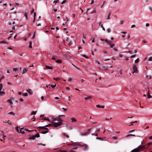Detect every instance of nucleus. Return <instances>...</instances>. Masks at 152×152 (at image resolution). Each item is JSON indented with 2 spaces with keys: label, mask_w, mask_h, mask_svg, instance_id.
<instances>
[{
  "label": "nucleus",
  "mask_w": 152,
  "mask_h": 152,
  "mask_svg": "<svg viewBox=\"0 0 152 152\" xmlns=\"http://www.w3.org/2000/svg\"><path fill=\"white\" fill-rule=\"evenodd\" d=\"M66 20V21L65 22V23H67V22L68 21V20H68V18L67 17H66V20Z\"/></svg>",
  "instance_id": "680f3d73"
},
{
  "label": "nucleus",
  "mask_w": 152,
  "mask_h": 152,
  "mask_svg": "<svg viewBox=\"0 0 152 152\" xmlns=\"http://www.w3.org/2000/svg\"><path fill=\"white\" fill-rule=\"evenodd\" d=\"M107 31L108 33H109L111 31V30L110 28L107 29Z\"/></svg>",
  "instance_id": "49530a36"
},
{
  "label": "nucleus",
  "mask_w": 152,
  "mask_h": 152,
  "mask_svg": "<svg viewBox=\"0 0 152 152\" xmlns=\"http://www.w3.org/2000/svg\"><path fill=\"white\" fill-rule=\"evenodd\" d=\"M35 136V137H40V135L39 134L37 133L35 135H34Z\"/></svg>",
  "instance_id": "b1692460"
},
{
  "label": "nucleus",
  "mask_w": 152,
  "mask_h": 152,
  "mask_svg": "<svg viewBox=\"0 0 152 152\" xmlns=\"http://www.w3.org/2000/svg\"><path fill=\"white\" fill-rule=\"evenodd\" d=\"M62 135L66 137V138H69V136L67 134L63 133L62 134Z\"/></svg>",
  "instance_id": "f8f14e48"
},
{
  "label": "nucleus",
  "mask_w": 152,
  "mask_h": 152,
  "mask_svg": "<svg viewBox=\"0 0 152 152\" xmlns=\"http://www.w3.org/2000/svg\"><path fill=\"white\" fill-rule=\"evenodd\" d=\"M46 68L48 69H53V67L50 66H49L48 65H46L45 66Z\"/></svg>",
  "instance_id": "ddd939ff"
},
{
  "label": "nucleus",
  "mask_w": 152,
  "mask_h": 152,
  "mask_svg": "<svg viewBox=\"0 0 152 152\" xmlns=\"http://www.w3.org/2000/svg\"><path fill=\"white\" fill-rule=\"evenodd\" d=\"M42 120H44V121H50V120L49 119H47L46 117H44V118L42 119Z\"/></svg>",
  "instance_id": "a878e982"
},
{
  "label": "nucleus",
  "mask_w": 152,
  "mask_h": 152,
  "mask_svg": "<svg viewBox=\"0 0 152 152\" xmlns=\"http://www.w3.org/2000/svg\"><path fill=\"white\" fill-rule=\"evenodd\" d=\"M66 2V0H64L61 4H64Z\"/></svg>",
  "instance_id": "a18cd8bd"
},
{
  "label": "nucleus",
  "mask_w": 152,
  "mask_h": 152,
  "mask_svg": "<svg viewBox=\"0 0 152 152\" xmlns=\"http://www.w3.org/2000/svg\"><path fill=\"white\" fill-rule=\"evenodd\" d=\"M72 80V79L71 78H69L68 79V81H71Z\"/></svg>",
  "instance_id": "6e6d98bb"
},
{
  "label": "nucleus",
  "mask_w": 152,
  "mask_h": 152,
  "mask_svg": "<svg viewBox=\"0 0 152 152\" xmlns=\"http://www.w3.org/2000/svg\"><path fill=\"white\" fill-rule=\"evenodd\" d=\"M145 26L146 27H148L149 26V24L148 23H146L145 24Z\"/></svg>",
  "instance_id": "13d9d810"
},
{
  "label": "nucleus",
  "mask_w": 152,
  "mask_h": 152,
  "mask_svg": "<svg viewBox=\"0 0 152 152\" xmlns=\"http://www.w3.org/2000/svg\"><path fill=\"white\" fill-rule=\"evenodd\" d=\"M34 9H32L31 11V14H32V13L34 12Z\"/></svg>",
  "instance_id": "864d4df0"
},
{
  "label": "nucleus",
  "mask_w": 152,
  "mask_h": 152,
  "mask_svg": "<svg viewBox=\"0 0 152 152\" xmlns=\"http://www.w3.org/2000/svg\"><path fill=\"white\" fill-rule=\"evenodd\" d=\"M62 121L63 120L60 117L54 118L52 121V122L53 123V124H49L45 126V127H48L50 126H53L54 127H56L61 125L62 124Z\"/></svg>",
  "instance_id": "f257e3e1"
},
{
  "label": "nucleus",
  "mask_w": 152,
  "mask_h": 152,
  "mask_svg": "<svg viewBox=\"0 0 152 152\" xmlns=\"http://www.w3.org/2000/svg\"><path fill=\"white\" fill-rule=\"evenodd\" d=\"M110 47L111 48H113V49L115 51H118V50L117 49V48L116 47H115V45L114 44H112L110 42L109 43V44Z\"/></svg>",
  "instance_id": "423d86ee"
},
{
  "label": "nucleus",
  "mask_w": 152,
  "mask_h": 152,
  "mask_svg": "<svg viewBox=\"0 0 152 152\" xmlns=\"http://www.w3.org/2000/svg\"><path fill=\"white\" fill-rule=\"evenodd\" d=\"M0 140H1V141H3L4 142H5V138H4L2 140L1 139H0Z\"/></svg>",
  "instance_id": "09e8293b"
},
{
  "label": "nucleus",
  "mask_w": 152,
  "mask_h": 152,
  "mask_svg": "<svg viewBox=\"0 0 152 152\" xmlns=\"http://www.w3.org/2000/svg\"><path fill=\"white\" fill-rule=\"evenodd\" d=\"M19 101H20L22 102L23 101V99L22 98H21L20 99Z\"/></svg>",
  "instance_id": "774afa93"
},
{
  "label": "nucleus",
  "mask_w": 152,
  "mask_h": 152,
  "mask_svg": "<svg viewBox=\"0 0 152 152\" xmlns=\"http://www.w3.org/2000/svg\"><path fill=\"white\" fill-rule=\"evenodd\" d=\"M21 67L19 69L17 68H13V72H16L18 71L19 70H20L21 69Z\"/></svg>",
  "instance_id": "6e6552de"
},
{
  "label": "nucleus",
  "mask_w": 152,
  "mask_h": 152,
  "mask_svg": "<svg viewBox=\"0 0 152 152\" xmlns=\"http://www.w3.org/2000/svg\"><path fill=\"white\" fill-rule=\"evenodd\" d=\"M89 132H88V131L86 133H85V134H84V135H86L87 134H89Z\"/></svg>",
  "instance_id": "338daca9"
},
{
  "label": "nucleus",
  "mask_w": 152,
  "mask_h": 152,
  "mask_svg": "<svg viewBox=\"0 0 152 152\" xmlns=\"http://www.w3.org/2000/svg\"><path fill=\"white\" fill-rule=\"evenodd\" d=\"M102 67L105 70H107L108 69V67L107 66H104Z\"/></svg>",
  "instance_id": "aec40b11"
},
{
  "label": "nucleus",
  "mask_w": 152,
  "mask_h": 152,
  "mask_svg": "<svg viewBox=\"0 0 152 152\" xmlns=\"http://www.w3.org/2000/svg\"><path fill=\"white\" fill-rule=\"evenodd\" d=\"M149 10L151 11H152V8L151 7H149Z\"/></svg>",
  "instance_id": "603ef678"
},
{
  "label": "nucleus",
  "mask_w": 152,
  "mask_h": 152,
  "mask_svg": "<svg viewBox=\"0 0 152 152\" xmlns=\"http://www.w3.org/2000/svg\"><path fill=\"white\" fill-rule=\"evenodd\" d=\"M104 41L108 44H109V43H110V42H109L107 39H106L104 40Z\"/></svg>",
  "instance_id": "ea45409f"
},
{
  "label": "nucleus",
  "mask_w": 152,
  "mask_h": 152,
  "mask_svg": "<svg viewBox=\"0 0 152 152\" xmlns=\"http://www.w3.org/2000/svg\"><path fill=\"white\" fill-rule=\"evenodd\" d=\"M105 119L106 120H110L111 119H112V118H110L109 119V118H106Z\"/></svg>",
  "instance_id": "5fc2aeb1"
},
{
  "label": "nucleus",
  "mask_w": 152,
  "mask_h": 152,
  "mask_svg": "<svg viewBox=\"0 0 152 152\" xmlns=\"http://www.w3.org/2000/svg\"><path fill=\"white\" fill-rule=\"evenodd\" d=\"M53 79L56 81H58L59 80V78L58 77H56V78L54 77L53 78Z\"/></svg>",
  "instance_id": "e433bc0d"
},
{
  "label": "nucleus",
  "mask_w": 152,
  "mask_h": 152,
  "mask_svg": "<svg viewBox=\"0 0 152 152\" xmlns=\"http://www.w3.org/2000/svg\"><path fill=\"white\" fill-rule=\"evenodd\" d=\"M56 84L54 85H51V86L52 88H54L55 87H56Z\"/></svg>",
  "instance_id": "7c9ffc66"
},
{
  "label": "nucleus",
  "mask_w": 152,
  "mask_h": 152,
  "mask_svg": "<svg viewBox=\"0 0 152 152\" xmlns=\"http://www.w3.org/2000/svg\"><path fill=\"white\" fill-rule=\"evenodd\" d=\"M6 121L10 125L12 124V122L10 120Z\"/></svg>",
  "instance_id": "cd10ccee"
},
{
  "label": "nucleus",
  "mask_w": 152,
  "mask_h": 152,
  "mask_svg": "<svg viewBox=\"0 0 152 152\" xmlns=\"http://www.w3.org/2000/svg\"><path fill=\"white\" fill-rule=\"evenodd\" d=\"M23 95L24 96H28V94L27 93H25L23 94Z\"/></svg>",
  "instance_id": "bb28decb"
},
{
  "label": "nucleus",
  "mask_w": 152,
  "mask_h": 152,
  "mask_svg": "<svg viewBox=\"0 0 152 152\" xmlns=\"http://www.w3.org/2000/svg\"><path fill=\"white\" fill-rule=\"evenodd\" d=\"M36 111H33L31 113V115H32V114H33V115H35L36 114Z\"/></svg>",
  "instance_id": "2f4dec72"
},
{
  "label": "nucleus",
  "mask_w": 152,
  "mask_h": 152,
  "mask_svg": "<svg viewBox=\"0 0 152 152\" xmlns=\"http://www.w3.org/2000/svg\"><path fill=\"white\" fill-rule=\"evenodd\" d=\"M147 96H148V98L149 99H150L152 97V96L150 94L149 91H148V93Z\"/></svg>",
  "instance_id": "4468645a"
},
{
  "label": "nucleus",
  "mask_w": 152,
  "mask_h": 152,
  "mask_svg": "<svg viewBox=\"0 0 152 152\" xmlns=\"http://www.w3.org/2000/svg\"><path fill=\"white\" fill-rule=\"evenodd\" d=\"M62 109L63 110H64V111H66L67 110V109H66L65 108H64V107L62 108Z\"/></svg>",
  "instance_id": "0e129e2a"
},
{
  "label": "nucleus",
  "mask_w": 152,
  "mask_h": 152,
  "mask_svg": "<svg viewBox=\"0 0 152 152\" xmlns=\"http://www.w3.org/2000/svg\"><path fill=\"white\" fill-rule=\"evenodd\" d=\"M72 95H71L70 96H69L68 97V99H69V100H70V99H71V98H72Z\"/></svg>",
  "instance_id": "3c124183"
},
{
  "label": "nucleus",
  "mask_w": 152,
  "mask_h": 152,
  "mask_svg": "<svg viewBox=\"0 0 152 152\" xmlns=\"http://www.w3.org/2000/svg\"><path fill=\"white\" fill-rule=\"evenodd\" d=\"M15 129L16 130V131L18 132H19V129H18V127H15Z\"/></svg>",
  "instance_id": "f704fd0d"
},
{
  "label": "nucleus",
  "mask_w": 152,
  "mask_h": 152,
  "mask_svg": "<svg viewBox=\"0 0 152 152\" xmlns=\"http://www.w3.org/2000/svg\"><path fill=\"white\" fill-rule=\"evenodd\" d=\"M96 139H97L100 140H103V138H102L99 137H97L96 138Z\"/></svg>",
  "instance_id": "79ce46f5"
},
{
  "label": "nucleus",
  "mask_w": 152,
  "mask_h": 152,
  "mask_svg": "<svg viewBox=\"0 0 152 152\" xmlns=\"http://www.w3.org/2000/svg\"><path fill=\"white\" fill-rule=\"evenodd\" d=\"M3 85L1 83L0 84V90H2V88Z\"/></svg>",
  "instance_id": "c03bdc74"
},
{
  "label": "nucleus",
  "mask_w": 152,
  "mask_h": 152,
  "mask_svg": "<svg viewBox=\"0 0 152 152\" xmlns=\"http://www.w3.org/2000/svg\"><path fill=\"white\" fill-rule=\"evenodd\" d=\"M79 146L82 147V148L84 150H86L88 149V147L86 144L81 143V144H79Z\"/></svg>",
  "instance_id": "7ed1b4c3"
},
{
  "label": "nucleus",
  "mask_w": 152,
  "mask_h": 152,
  "mask_svg": "<svg viewBox=\"0 0 152 152\" xmlns=\"http://www.w3.org/2000/svg\"><path fill=\"white\" fill-rule=\"evenodd\" d=\"M35 136H33L32 137H29V138H28V139L29 140H34L35 139Z\"/></svg>",
  "instance_id": "6ab92c4d"
},
{
  "label": "nucleus",
  "mask_w": 152,
  "mask_h": 152,
  "mask_svg": "<svg viewBox=\"0 0 152 152\" xmlns=\"http://www.w3.org/2000/svg\"><path fill=\"white\" fill-rule=\"evenodd\" d=\"M58 2V0H57L56 1H53V3L56 4Z\"/></svg>",
  "instance_id": "a19ab883"
},
{
  "label": "nucleus",
  "mask_w": 152,
  "mask_h": 152,
  "mask_svg": "<svg viewBox=\"0 0 152 152\" xmlns=\"http://www.w3.org/2000/svg\"><path fill=\"white\" fill-rule=\"evenodd\" d=\"M130 136H136L135 134H129L126 136V137H128Z\"/></svg>",
  "instance_id": "5701e85b"
},
{
  "label": "nucleus",
  "mask_w": 152,
  "mask_h": 152,
  "mask_svg": "<svg viewBox=\"0 0 152 152\" xmlns=\"http://www.w3.org/2000/svg\"><path fill=\"white\" fill-rule=\"evenodd\" d=\"M146 149L144 145H140L137 148L132 150L131 152H139Z\"/></svg>",
  "instance_id": "f03ea898"
},
{
  "label": "nucleus",
  "mask_w": 152,
  "mask_h": 152,
  "mask_svg": "<svg viewBox=\"0 0 152 152\" xmlns=\"http://www.w3.org/2000/svg\"><path fill=\"white\" fill-rule=\"evenodd\" d=\"M56 61L57 63H58L60 64H61L62 62L61 60H57Z\"/></svg>",
  "instance_id": "412c9836"
},
{
  "label": "nucleus",
  "mask_w": 152,
  "mask_h": 152,
  "mask_svg": "<svg viewBox=\"0 0 152 152\" xmlns=\"http://www.w3.org/2000/svg\"><path fill=\"white\" fill-rule=\"evenodd\" d=\"M0 43L7 44L8 42L5 41H0Z\"/></svg>",
  "instance_id": "2eb2a0df"
},
{
  "label": "nucleus",
  "mask_w": 152,
  "mask_h": 152,
  "mask_svg": "<svg viewBox=\"0 0 152 152\" xmlns=\"http://www.w3.org/2000/svg\"><path fill=\"white\" fill-rule=\"evenodd\" d=\"M152 144V143L149 142L147 143V145H148V147H146L147 148H148V147L149 146L151 145ZM146 148V147H145Z\"/></svg>",
  "instance_id": "c85d7f7f"
},
{
  "label": "nucleus",
  "mask_w": 152,
  "mask_h": 152,
  "mask_svg": "<svg viewBox=\"0 0 152 152\" xmlns=\"http://www.w3.org/2000/svg\"><path fill=\"white\" fill-rule=\"evenodd\" d=\"M27 12L26 11H25L24 12V16H27Z\"/></svg>",
  "instance_id": "37998d69"
},
{
  "label": "nucleus",
  "mask_w": 152,
  "mask_h": 152,
  "mask_svg": "<svg viewBox=\"0 0 152 152\" xmlns=\"http://www.w3.org/2000/svg\"><path fill=\"white\" fill-rule=\"evenodd\" d=\"M80 143H74L73 145L75 146H79V144H81Z\"/></svg>",
  "instance_id": "393cba45"
},
{
  "label": "nucleus",
  "mask_w": 152,
  "mask_h": 152,
  "mask_svg": "<svg viewBox=\"0 0 152 152\" xmlns=\"http://www.w3.org/2000/svg\"><path fill=\"white\" fill-rule=\"evenodd\" d=\"M82 56L83 57H85V58H88V57H87L85 55H82Z\"/></svg>",
  "instance_id": "473e14b6"
},
{
  "label": "nucleus",
  "mask_w": 152,
  "mask_h": 152,
  "mask_svg": "<svg viewBox=\"0 0 152 152\" xmlns=\"http://www.w3.org/2000/svg\"><path fill=\"white\" fill-rule=\"evenodd\" d=\"M27 92L29 93V94H33V91L32 90L30 89H28L27 90Z\"/></svg>",
  "instance_id": "1a4fd4ad"
},
{
  "label": "nucleus",
  "mask_w": 152,
  "mask_h": 152,
  "mask_svg": "<svg viewBox=\"0 0 152 152\" xmlns=\"http://www.w3.org/2000/svg\"><path fill=\"white\" fill-rule=\"evenodd\" d=\"M51 59H53V60H56V58H55V57H52Z\"/></svg>",
  "instance_id": "4d7b16f0"
},
{
  "label": "nucleus",
  "mask_w": 152,
  "mask_h": 152,
  "mask_svg": "<svg viewBox=\"0 0 152 152\" xmlns=\"http://www.w3.org/2000/svg\"><path fill=\"white\" fill-rule=\"evenodd\" d=\"M136 56V55H133L132 56H131V58H134V57H135Z\"/></svg>",
  "instance_id": "e2e57ef3"
},
{
  "label": "nucleus",
  "mask_w": 152,
  "mask_h": 152,
  "mask_svg": "<svg viewBox=\"0 0 152 152\" xmlns=\"http://www.w3.org/2000/svg\"><path fill=\"white\" fill-rule=\"evenodd\" d=\"M71 122H76L77 120L76 119H75L73 118H71Z\"/></svg>",
  "instance_id": "dca6fc26"
},
{
  "label": "nucleus",
  "mask_w": 152,
  "mask_h": 152,
  "mask_svg": "<svg viewBox=\"0 0 152 152\" xmlns=\"http://www.w3.org/2000/svg\"><path fill=\"white\" fill-rule=\"evenodd\" d=\"M32 44V42L31 41L30 42H29V47L30 48H32V46H31Z\"/></svg>",
  "instance_id": "c756f323"
},
{
  "label": "nucleus",
  "mask_w": 152,
  "mask_h": 152,
  "mask_svg": "<svg viewBox=\"0 0 152 152\" xmlns=\"http://www.w3.org/2000/svg\"><path fill=\"white\" fill-rule=\"evenodd\" d=\"M96 12V10H94L92 12L90 13L91 14H92Z\"/></svg>",
  "instance_id": "4c0bfd02"
},
{
  "label": "nucleus",
  "mask_w": 152,
  "mask_h": 152,
  "mask_svg": "<svg viewBox=\"0 0 152 152\" xmlns=\"http://www.w3.org/2000/svg\"><path fill=\"white\" fill-rule=\"evenodd\" d=\"M138 72L137 67V66L134 65L133 66V71L132 72V73H137Z\"/></svg>",
  "instance_id": "39448f33"
},
{
  "label": "nucleus",
  "mask_w": 152,
  "mask_h": 152,
  "mask_svg": "<svg viewBox=\"0 0 152 152\" xmlns=\"http://www.w3.org/2000/svg\"><path fill=\"white\" fill-rule=\"evenodd\" d=\"M7 101H8V102L10 103L11 104H13V103L12 102V101L11 99L8 100Z\"/></svg>",
  "instance_id": "72a5a7b5"
},
{
  "label": "nucleus",
  "mask_w": 152,
  "mask_h": 152,
  "mask_svg": "<svg viewBox=\"0 0 152 152\" xmlns=\"http://www.w3.org/2000/svg\"><path fill=\"white\" fill-rule=\"evenodd\" d=\"M48 132V131L46 130L45 131H42L41 132V133L42 134H45Z\"/></svg>",
  "instance_id": "a211bd4d"
},
{
  "label": "nucleus",
  "mask_w": 152,
  "mask_h": 152,
  "mask_svg": "<svg viewBox=\"0 0 152 152\" xmlns=\"http://www.w3.org/2000/svg\"><path fill=\"white\" fill-rule=\"evenodd\" d=\"M111 12H110L109 13L108 15V16L107 17V18L106 19L108 20V19H110V15H111Z\"/></svg>",
  "instance_id": "f3484780"
},
{
  "label": "nucleus",
  "mask_w": 152,
  "mask_h": 152,
  "mask_svg": "<svg viewBox=\"0 0 152 152\" xmlns=\"http://www.w3.org/2000/svg\"><path fill=\"white\" fill-rule=\"evenodd\" d=\"M28 69L29 67L24 68L23 70L22 74L23 75L27 73L28 70Z\"/></svg>",
  "instance_id": "0eeeda50"
},
{
  "label": "nucleus",
  "mask_w": 152,
  "mask_h": 152,
  "mask_svg": "<svg viewBox=\"0 0 152 152\" xmlns=\"http://www.w3.org/2000/svg\"><path fill=\"white\" fill-rule=\"evenodd\" d=\"M8 114H10V115H15V114L14 113H13V112H10V113H7Z\"/></svg>",
  "instance_id": "4be33fe9"
},
{
  "label": "nucleus",
  "mask_w": 152,
  "mask_h": 152,
  "mask_svg": "<svg viewBox=\"0 0 152 152\" xmlns=\"http://www.w3.org/2000/svg\"><path fill=\"white\" fill-rule=\"evenodd\" d=\"M92 98V96H89L88 97H85L84 98V99L86 100H87L89 99H91Z\"/></svg>",
  "instance_id": "9b49d317"
},
{
  "label": "nucleus",
  "mask_w": 152,
  "mask_h": 152,
  "mask_svg": "<svg viewBox=\"0 0 152 152\" xmlns=\"http://www.w3.org/2000/svg\"><path fill=\"white\" fill-rule=\"evenodd\" d=\"M5 94V92L3 91H1V90H0V95L1 96H2Z\"/></svg>",
  "instance_id": "9d476101"
},
{
  "label": "nucleus",
  "mask_w": 152,
  "mask_h": 152,
  "mask_svg": "<svg viewBox=\"0 0 152 152\" xmlns=\"http://www.w3.org/2000/svg\"><path fill=\"white\" fill-rule=\"evenodd\" d=\"M135 25H133L131 26V28H133L135 27Z\"/></svg>",
  "instance_id": "69168bd1"
},
{
  "label": "nucleus",
  "mask_w": 152,
  "mask_h": 152,
  "mask_svg": "<svg viewBox=\"0 0 152 152\" xmlns=\"http://www.w3.org/2000/svg\"><path fill=\"white\" fill-rule=\"evenodd\" d=\"M148 61H152V57H150L148 60Z\"/></svg>",
  "instance_id": "c9c22d12"
},
{
  "label": "nucleus",
  "mask_w": 152,
  "mask_h": 152,
  "mask_svg": "<svg viewBox=\"0 0 152 152\" xmlns=\"http://www.w3.org/2000/svg\"><path fill=\"white\" fill-rule=\"evenodd\" d=\"M124 23V21H121L120 22V24H122L123 23Z\"/></svg>",
  "instance_id": "de8ad7c7"
},
{
  "label": "nucleus",
  "mask_w": 152,
  "mask_h": 152,
  "mask_svg": "<svg viewBox=\"0 0 152 152\" xmlns=\"http://www.w3.org/2000/svg\"><path fill=\"white\" fill-rule=\"evenodd\" d=\"M36 16V12H34V18H35Z\"/></svg>",
  "instance_id": "8fccbe9b"
},
{
  "label": "nucleus",
  "mask_w": 152,
  "mask_h": 152,
  "mask_svg": "<svg viewBox=\"0 0 152 152\" xmlns=\"http://www.w3.org/2000/svg\"><path fill=\"white\" fill-rule=\"evenodd\" d=\"M96 107L98 108H100V106L99 104L96 105Z\"/></svg>",
  "instance_id": "052dcab7"
},
{
  "label": "nucleus",
  "mask_w": 152,
  "mask_h": 152,
  "mask_svg": "<svg viewBox=\"0 0 152 152\" xmlns=\"http://www.w3.org/2000/svg\"><path fill=\"white\" fill-rule=\"evenodd\" d=\"M95 62L96 63L98 64H100V63L99 61H98L96 60V61H95Z\"/></svg>",
  "instance_id": "bf43d9fd"
},
{
  "label": "nucleus",
  "mask_w": 152,
  "mask_h": 152,
  "mask_svg": "<svg viewBox=\"0 0 152 152\" xmlns=\"http://www.w3.org/2000/svg\"><path fill=\"white\" fill-rule=\"evenodd\" d=\"M139 61V59L137 58L135 61V63H138Z\"/></svg>",
  "instance_id": "58836bf2"
},
{
  "label": "nucleus",
  "mask_w": 152,
  "mask_h": 152,
  "mask_svg": "<svg viewBox=\"0 0 152 152\" xmlns=\"http://www.w3.org/2000/svg\"><path fill=\"white\" fill-rule=\"evenodd\" d=\"M24 130L26 131H28L29 132H31L32 131H33L34 130H29L27 129H24L23 128H21L20 130V132L22 133V134H24L25 132H24Z\"/></svg>",
  "instance_id": "20e7f679"
}]
</instances>
